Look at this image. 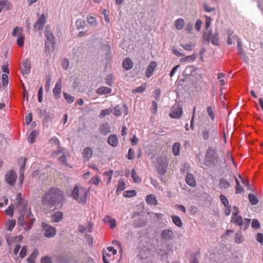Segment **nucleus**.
I'll list each match as a JSON object with an SVG mask.
<instances>
[{
	"label": "nucleus",
	"mask_w": 263,
	"mask_h": 263,
	"mask_svg": "<svg viewBox=\"0 0 263 263\" xmlns=\"http://www.w3.org/2000/svg\"><path fill=\"white\" fill-rule=\"evenodd\" d=\"M145 200L148 204L156 205L158 204V200L157 198L154 194H149L147 195Z\"/></svg>",
	"instance_id": "21"
},
{
	"label": "nucleus",
	"mask_w": 263,
	"mask_h": 263,
	"mask_svg": "<svg viewBox=\"0 0 263 263\" xmlns=\"http://www.w3.org/2000/svg\"><path fill=\"white\" fill-rule=\"evenodd\" d=\"M181 46L187 51H191L195 47L194 44H181Z\"/></svg>",
	"instance_id": "53"
},
{
	"label": "nucleus",
	"mask_w": 263,
	"mask_h": 263,
	"mask_svg": "<svg viewBox=\"0 0 263 263\" xmlns=\"http://www.w3.org/2000/svg\"><path fill=\"white\" fill-rule=\"evenodd\" d=\"M44 34L46 39L45 42V53L46 54H49L54 50L55 38L52 31L47 27L45 29Z\"/></svg>",
	"instance_id": "3"
},
{
	"label": "nucleus",
	"mask_w": 263,
	"mask_h": 263,
	"mask_svg": "<svg viewBox=\"0 0 263 263\" xmlns=\"http://www.w3.org/2000/svg\"><path fill=\"white\" fill-rule=\"evenodd\" d=\"M238 55L245 62H248V57L246 52L243 49L238 51Z\"/></svg>",
	"instance_id": "51"
},
{
	"label": "nucleus",
	"mask_w": 263,
	"mask_h": 263,
	"mask_svg": "<svg viewBox=\"0 0 263 263\" xmlns=\"http://www.w3.org/2000/svg\"><path fill=\"white\" fill-rule=\"evenodd\" d=\"M43 87L41 86L38 91V101L39 102H42L43 101Z\"/></svg>",
	"instance_id": "61"
},
{
	"label": "nucleus",
	"mask_w": 263,
	"mask_h": 263,
	"mask_svg": "<svg viewBox=\"0 0 263 263\" xmlns=\"http://www.w3.org/2000/svg\"><path fill=\"white\" fill-rule=\"evenodd\" d=\"M157 66V64L156 61H152L149 63L145 71V76L146 78H149L152 76Z\"/></svg>",
	"instance_id": "13"
},
{
	"label": "nucleus",
	"mask_w": 263,
	"mask_h": 263,
	"mask_svg": "<svg viewBox=\"0 0 263 263\" xmlns=\"http://www.w3.org/2000/svg\"><path fill=\"white\" fill-rule=\"evenodd\" d=\"M6 214L12 216L13 215V208L12 205H10L8 207V208L5 210Z\"/></svg>",
	"instance_id": "64"
},
{
	"label": "nucleus",
	"mask_w": 263,
	"mask_h": 263,
	"mask_svg": "<svg viewBox=\"0 0 263 263\" xmlns=\"http://www.w3.org/2000/svg\"><path fill=\"white\" fill-rule=\"evenodd\" d=\"M135 154L134 149L132 148H129L128 153L126 156V158L128 160H133L135 158Z\"/></svg>",
	"instance_id": "52"
},
{
	"label": "nucleus",
	"mask_w": 263,
	"mask_h": 263,
	"mask_svg": "<svg viewBox=\"0 0 263 263\" xmlns=\"http://www.w3.org/2000/svg\"><path fill=\"white\" fill-rule=\"evenodd\" d=\"M87 192L85 189H82L80 192L79 186L78 185L74 186L72 191L71 196L78 203L85 204L87 199Z\"/></svg>",
	"instance_id": "4"
},
{
	"label": "nucleus",
	"mask_w": 263,
	"mask_h": 263,
	"mask_svg": "<svg viewBox=\"0 0 263 263\" xmlns=\"http://www.w3.org/2000/svg\"><path fill=\"white\" fill-rule=\"evenodd\" d=\"M15 224L16 221L15 220L9 219L6 224L7 230L10 231H12L15 226Z\"/></svg>",
	"instance_id": "37"
},
{
	"label": "nucleus",
	"mask_w": 263,
	"mask_h": 263,
	"mask_svg": "<svg viewBox=\"0 0 263 263\" xmlns=\"http://www.w3.org/2000/svg\"><path fill=\"white\" fill-rule=\"evenodd\" d=\"M26 253H27V247L24 246L22 248V249L20 252V254H19L20 257L22 258H24L26 255Z\"/></svg>",
	"instance_id": "60"
},
{
	"label": "nucleus",
	"mask_w": 263,
	"mask_h": 263,
	"mask_svg": "<svg viewBox=\"0 0 263 263\" xmlns=\"http://www.w3.org/2000/svg\"><path fill=\"white\" fill-rule=\"evenodd\" d=\"M63 96L64 97L65 99L68 103L70 104L74 102V97L70 96L69 94L65 92H63Z\"/></svg>",
	"instance_id": "45"
},
{
	"label": "nucleus",
	"mask_w": 263,
	"mask_h": 263,
	"mask_svg": "<svg viewBox=\"0 0 263 263\" xmlns=\"http://www.w3.org/2000/svg\"><path fill=\"white\" fill-rule=\"evenodd\" d=\"M146 89V84L145 83L142 84L141 86L137 87L133 89V93H141L143 92Z\"/></svg>",
	"instance_id": "43"
},
{
	"label": "nucleus",
	"mask_w": 263,
	"mask_h": 263,
	"mask_svg": "<svg viewBox=\"0 0 263 263\" xmlns=\"http://www.w3.org/2000/svg\"><path fill=\"white\" fill-rule=\"evenodd\" d=\"M219 198L225 207H228L229 205V202L228 198L223 194H220L219 196Z\"/></svg>",
	"instance_id": "48"
},
{
	"label": "nucleus",
	"mask_w": 263,
	"mask_h": 263,
	"mask_svg": "<svg viewBox=\"0 0 263 263\" xmlns=\"http://www.w3.org/2000/svg\"><path fill=\"white\" fill-rule=\"evenodd\" d=\"M76 25L77 29H83L86 25V22L84 19L79 18L76 21Z\"/></svg>",
	"instance_id": "32"
},
{
	"label": "nucleus",
	"mask_w": 263,
	"mask_h": 263,
	"mask_svg": "<svg viewBox=\"0 0 263 263\" xmlns=\"http://www.w3.org/2000/svg\"><path fill=\"white\" fill-rule=\"evenodd\" d=\"M231 221L233 222L235 225L239 227H241L243 224L242 217L241 215L231 217Z\"/></svg>",
	"instance_id": "27"
},
{
	"label": "nucleus",
	"mask_w": 263,
	"mask_h": 263,
	"mask_svg": "<svg viewBox=\"0 0 263 263\" xmlns=\"http://www.w3.org/2000/svg\"><path fill=\"white\" fill-rule=\"evenodd\" d=\"M47 21V16L45 14L43 13L37 18L36 22L35 23L33 27L34 29L37 30H42L45 26Z\"/></svg>",
	"instance_id": "9"
},
{
	"label": "nucleus",
	"mask_w": 263,
	"mask_h": 263,
	"mask_svg": "<svg viewBox=\"0 0 263 263\" xmlns=\"http://www.w3.org/2000/svg\"><path fill=\"white\" fill-rule=\"evenodd\" d=\"M248 198L251 203L253 205H255L257 204L258 202V198L255 195H254L253 194H249L248 195Z\"/></svg>",
	"instance_id": "38"
},
{
	"label": "nucleus",
	"mask_w": 263,
	"mask_h": 263,
	"mask_svg": "<svg viewBox=\"0 0 263 263\" xmlns=\"http://www.w3.org/2000/svg\"><path fill=\"white\" fill-rule=\"evenodd\" d=\"M41 263H52V259L48 256H45L41 259Z\"/></svg>",
	"instance_id": "59"
},
{
	"label": "nucleus",
	"mask_w": 263,
	"mask_h": 263,
	"mask_svg": "<svg viewBox=\"0 0 263 263\" xmlns=\"http://www.w3.org/2000/svg\"><path fill=\"white\" fill-rule=\"evenodd\" d=\"M16 178V173L13 170H11L6 174L5 180L9 185L13 186L15 183Z\"/></svg>",
	"instance_id": "8"
},
{
	"label": "nucleus",
	"mask_w": 263,
	"mask_h": 263,
	"mask_svg": "<svg viewBox=\"0 0 263 263\" xmlns=\"http://www.w3.org/2000/svg\"><path fill=\"white\" fill-rule=\"evenodd\" d=\"M64 200L63 192L55 187L50 188L41 198L42 204L52 211L61 208Z\"/></svg>",
	"instance_id": "1"
},
{
	"label": "nucleus",
	"mask_w": 263,
	"mask_h": 263,
	"mask_svg": "<svg viewBox=\"0 0 263 263\" xmlns=\"http://www.w3.org/2000/svg\"><path fill=\"white\" fill-rule=\"evenodd\" d=\"M212 31L209 30L208 32H204L203 34V41L204 43H210L212 37Z\"/></svg>",
	"instance_id": "30"
},
{
	"label": "nucleus",
	"mask_w": 263,
	"mask_h": 263,
	"mask_svg": "<svg viewBox=\"0 0 263 263\" xmlns=\"http://www.w3.org/2000/svg\"><path fill=\"white\" fill-rule=\"evenodd\" d=\"M155 251L156 254L162 258H167V256L169 254L168 250H164L163 249L158 248L155 249Z\"/></svg>",
	"instance_id": "19"
},
{
	"label": "nucleus",
	"mask_w": 263,
	"mask_h": 263,
	"mask_svg": "<svg viewBox=\"0 0 263 263\" xmlns=\"http://www.w3.org/2000/svg\"><path fill=\"white\" fill-rule=\"evenodd\" d=\"M25 40V35L24 34H21L20 36H17L16 40V43L20 47L24 46Z\"/></svg>",
	"instance_id": "39"
},
{
	"label": "nucleus",
	"mask_w": 263,
	"mask_h": 263,
	"mask_svg": "<svg viewBox=\"0 0 263 263\" xmlns=\"http://www.w3.org/2000/svg\"><path fill=\"white\" fill-rule=\"evenodd\" d=\"M93 150L91 147L87 146L85 147L82 152V158L84 162L88 161L92 156Z\"/></svg>",
	"instance_id": "11"
},
{
	"label": "nucleus",
	"mask_w": 263,
	"mask_h": 263,
	"mask_svg": "<svg viewBox=\"0 0 263 263\" xmlns=\"http://www.w3.org/2000/svg\"><path fill=\"white\" fill-rule=\"evenodd\" d=\"M183 114L181 106L174 105L170 112V117L172 119H179Z\"/></svg>",
	"instance_id": "7"
},
{
	"label": "nucleus",
	"mask_w": 263,
	"mask_h": 263,
	"mask_svg": "<svg viewBox=\"0 0 263 263\" xmlns=\"http://www.w3.org/2000/svg\"><path fill=\"white\" fill-rule=\"evenodd\" d=\"M194 22L193 21L189 22L185 26V30L187 33L191 32L193 29Z\"/></svg>",
	"instance_id": "47"
},
{
	"label": "nucleus",
	"mask_w": 263,
	"mask_h": 263,
	"mask_svg": "<svg viewBox=\"0 0 263 263\" xmlns=\"http://www.w3.org/2000/svg\"><path fill=\"white\" fill-rule=\"evenodd\" d=\"M63 219V213L61 211H56L53 212L51 216V220L52 222L58 223Z\"/></svg>",
	"instance_id": "14"
},
{
	"label": "nucleus",
	"mask_w": 263,
	"mask_h": 263,
	"mask_svg": "<svg viewBox=\"0 0 263 263\" xmlns=\"http://www.w3.org/2000/svg\"><path fill=\"white\" fill-rule=\"evenodd\" d=\"M131 177L134 181L136 183H139L141 181V179L138 176L136 170L133 168L131 172Z\"/></svg>",
	"instance_id": "34"
},
{
	"label": "nucleus",
	"mask_w": 263,
	"mask_h": 263,
	"mask_svg": "<svg viewBox=\"0 0 263 263\" xmlns=\"http://www.w3.org/2000/svg\"><path fill=\"white\" fill-rule=\"evenodd\" d=\"M4 7L5 10H9L11 9L10 3L6 1H0V8Z\"/></svg>",
	"instance_id": "44"
},
{
	"label": "nucleus",
	"mask_w": 263,
	"mask_h": 263,
	"mask_svg": "<svg viewBox=\"0 0 263 263\" xmlns=\"http://www.w3.org/2000/svg\"><path fill=\"white\" fill-rule=\"evenodd\" d=\"M160 235L161 238L165 241L172 240L174 236V234L173 231L168 229L162 230Z\"/></svg>",
	"instance_id": "10"
},
{
	"label": "nucleus",
	"mask_w": 263,
	"mask_h": 263,
	"mask_svg": "<svg viewBox=\"0 0 263 263\" xmlns=\"http://www.w3.org/2000/svg\"><path fill=\"white\" fill-rule=\"evenodd\" d=\"M105 84L109 86H111L113 84V75L112 73H109L107 75L105 79Z\"/></svg>",
	"instance_id": "40"
},
{
	"label": "nucleus",
	"mask_w": 263,
	"mask_h": 263,
	"mask_svg": "<svg viewBox=\"0 0 263 263\" xmlns=\"http://www.w3.org/2000/svg\"><path fill=\"white\" fill-rule=\"evenodd\" d=\"M219 186L221 190H226L230 186V183L226 179L221 178L219 180Z\"/></svg>",
	"instance_id": "29"
},
{
	"label": "nucleus",
	"mask_w": 263,
	"mask_h": 263,
	"mask_svg": "<svg viewBox=\"0 0 263 263\" xmlns=\"http://www.w3.org/2000/svg\"><path fill=\"white\" fill-rule=\"evenodd\" d=\"M87 21L88 23L92 26H95L97 25L96 20L93 16H90L87 17Z\"/></svg>",
	"instance_id": "55"
},
{
	"label": "nucleus",
	"mask_w": 263,
	"mask_h": 263,
	"mask_svg": "<svg viewBox=\"0 0 263 263\" xmlns=\"http://www.w3.org/2000/svg\"><path fill=\"white\" fill-rule=\"evenodd\" d=\"M20 214L26 215L28 211L27 202L25 201L17 205Z\"/></svg>",
	"instance_id": "26"
},
{
	"label": "nucleus",
	"mask_w": 263,
	"mask_h": 263,
	"mask_svg": "<svg viewBox=\"0 0 263 263\" xmlns=\"http://www.w3.org/2000/svg\"><path fill=\"white\" fill-rule=\"evenodd\" d=\"M185 181L187 184L191 187H195L196 185V180L194 177L191 173H187L185 177Z\"/></svg>",
	"instance_id": "17"
},
{
	"label": "nucleus",
	"mask_w": 263,
	"mask_h": 263,
	"mask_svg": "<svg viewBox=\"0 0 263 263\" xmlns=\"http://www.w3.org/2000/svg\"><path fill=\"white\" fill-rule=\"evenodd\" d=\"M102 48L106 51V56H112V53L111 51V45L110 44L107 43L103 45Z\"/></svg>",
	"instance_id": "36"
},
{
	"label": "nucleus",
	"mask_w": 263,
	"mask_h": 263,
	"mask_svg": "<svg viewBox=\"0 0 263 263\" xmlns=\"http://www.w3.org/2000/svg\"><path fill=\"white\" fill-rule=\"evenodd\" d=\"M207 112L209 116L211 117L212 120H213L215 119V115L213 108L211 106L207 107Z\"/></svg>",
	"instance_id": "57"
},
{
	"label": "nucleus",
	"mask_w": 263,
	"mask_h": 263,
	"mask_svg": "<svg viewBox=\"0 0 263 263\" xmlns=\"http://www.w3.org/2000/svg\"><path fill=\"white\" fill-rule=\"evenodd\" d=\"M21 34H24L23 28L18 26L14 27L12 32V35L14 37H17Z\"/></svg>",
	"instance_id": "31"
},
{
	"label": "nucleus",
	"mask_w": 263,
	"mask_h": 263,
	"mask_svg": "<svg viewBox=\"0 0 263 263\" xmlns=\"http://www.w3.org/2000/svg\"><path fill=\"white\" fill-rule=\"evenodd\" d=\"M172 221L174 224L179 228H181L183 226L182 220L180 217L177 215H173L171 216Z\"/></svg>",
	"instance_id": "28"
},
{
	"label": "nucleus",
	"mask_w": 263,
	"mask_h": 263,
	"mask_svg": "<svg viewBox=\"0 0 263 263\" xmlns=\"http://www.w3.org/2000/svg\"><path fill=\"white\" fill-rule=\"evenodd\" d=\"M219 36L217 28H216L214 34L212 35L211 39V43L215 46H219Z\"/></svg>",
	"instance_id": "23"
},
{
	"label": "nucleus",
	"mask_w": 263,
	"mask_h": 263,
	"mask_svg": "<svg viewBox=\"0 0 263 263\" xmlns=\"http://www.w3.org/2000/svg\"><path fill=\"white\" fill-rule=\"evenodd\" d=\"M2 80L3 82V85L4 87L7 86L8 84L9 79L8 76L6 73H3L2 75Z\"/></svg>",
	"instance_id": "54"
},
{
	"label": "nucleus",
	"mask_w": 263,
	"mask_h": 263,
	"mask_svg": "<svg viewBox=\"0 0 263 263\" xmlns=\"http://www.w3.org/2000/svg\"><path fill=\"white\" fill-rule=\"evenodd\" d=\"M112 111V110L110 107L105 109H102L100 112V117L101 118H103L106 116L109 115Z\"/></svg>",
	"instance_id": "42"
},
{
	"label": "nucleus",
	"mask_w": 263,
	"mask_h": 263,
	"mask_svg": "<svg viewBox=\"0 0 263 263\" xmlns=\"http://www.w3.org/2000/svg\"><path fill=\"white\" fill-rule=\"evenodd\" d=\"M38 132L36 130H32L31 133L29 134L28 136V141L29 142L32 144L34 142L35 138H36Z\"/></svg>",
	"instance_id": "35"
},
{
	"label": "nucleus",
	"mask_w": 263,
	"mask_h": 263,
	"mask_svg": "<svg viewBox=\"0 0 263 263\" xmlns=\"http://www.w3.org/2000/svg\"><path fill=\"white\" fill-rule=\"evenodd\" d=\"M125 183L124 181L121 180L119 181L118 183V186L116 190V192H121L123 191L125 189Z\"/></svg>",
	"instance_id": "49"
},
{
	"label": "nucleus",
	"mask_w": 263,
	"mask_h": 263,
	"mask_svg": "<svg viewBox=\"0 0 263 263\" xmlns=\"http://www.w3.org/2000/svg\"><path fill=\"white\" fill-rule=\"evenodd\" d=\"M39 251L37 249H34L29 256L27 258V263H35L34 260L37 257Z\"/></svg>",
	"instance_id": "24"
},
{
	"label": "nucleus",
	"mask_w": 263,
	"mask_h": 263,
	"mask_svg": "<svg viewBox=\"0 0 263 263\" xmlns=\"http://www.w3.org/2000/svg\"><path fill=\"white\" fill-rule=\"evenodd\" d=\"M180 144L178 142L175 143L172 147V152L173 154L177 156L180 154Z\"/></svg>",
	"instance_id": "33"
},
{
	"label": "nucleus",
	"mask_w": 263,
	"mask_h": 263,
	"mask_svg": "<svg viewBox=\"0 0 263 263\" xmlns=\"http://www.w3.org/2000/svg\"><path fill=\"white\" fill-rule=\"evenodd\" d=\"M156 168L158 175L162 176L164 175L167 171L168 162L166 158L159 157L156 159Z\"/></svg>",
	"instance_id": "5"
},
{
	"label": "nucleus",
	"mask_w": 263,
	"mask_h": 263,
	"mask_svg": "<svg viewBox=\"0 0 263 263\" xmlns=\"http://www.w3.org/2000/svg\"><path fill=\"white\" fill-rule=\"evenodd\" d=\"M219 157L216 148L209 146L205 153L204 164L209 167H215L219 163Z\"/></svg>",
	"instance_id": "2"
},
{
	"label": "nucleus",
	"mask_w": 263,
	"mask_h": 263,
	"mask_svg": "<svg viewBox=\"0 0 263 263\" xmlns=\"http://www.w3.org/2000/svg\"><path fill=\"white\" fill-rule=\"evenodd\" d=\"M62 79H59L53 88V95L55 99H59L60 98V94L62 91Z\"/></svg>",
	"instance_id": "12"
},
{
	"label": "nucleus",
	"mask_w": 263,
	"mask_h": 263,
	"mask_svg": "<svg viewBox=\"0 0 263 263\" xmlns=\"http://www.w3.org/2000/svg\"><path fill=\"white\" fill-rule=\"evenodd\" d=\"M107 143L112 147L117 146L119 144V140L117 135H110L107 138Z\"/></svg>",
	"instance_id": "15"
},
{
	"label": "nucleus",
	"mask_w": 263,
	"mask_h": 263,
	"mask_svg": "<svg viewBox=\"0 0 263 263\" xmlns=\"http://www.w3.org/2000/svg\"><path fill=\"white\" fill-rule=\"evenodd\" d=\"M174 25L177 30H180L184 28L185 22L183 18H179L175 20Z\"/></svg>",
	"instance_id": "25"
},
{
	"label": "nucleus",
	"mask_w": 263,
	"mask_h": 263,
	"mask_svg": "<svg viewBox=\"0 0 263 263\" xmlns=\"http://www.w3.org/2000/svg\"><path fill=\"white\" fill-rule=\"evenodd\" d=\"M112 91V89L106 86L100 87L96 90V93L99 95H107Z\"/></svg>",
	"instance_id": "20"
},
{
	"label": "nucleus",
	"mask_w": 263,
	"mask_h": 263,
	"mask_svg": "<svg viewBox=\"0 0 263 263\" xmlns=\"http://www.w3.org/2000/svg\"><path fill=\"white\" fill-rule=\"evenodd\" d=\"M133 65V62L129 58H125L122 62V67L125 70H130Z\"/></svg>",
	"instance_id": "16"
},
{
	"label": "nucleus",
	"mask_w": 263,
	"mask_h": 263,
	"mask_svg": "<svg viewBox=\"0 0 263 263\" xmlns=\"http://www.w3.org/2000/svg\"><path fill=\"white\" fill-rule=\"evenodd\" d=\"M235 181L236 183V194H241L243 191V187L240 185V183L238 179L235 177Z\"/></svg>",
	"instance_id": "46"
},
{
	"label": "nucleus",
	"mask_w": 263,
	"mask_h": 263,
	"mask_svg": "<svg viewBox=\"0 0 263 263\" xmlns=\"http://www.w3.org/2000/svg\"><path fill=\"white\" fill-rule=\"evenodd\" d=\"M62 66L64 69L66 70L69 66V61L67 59H64L62 62Z\"/></svg>",
	"instance_id": "63"
},
{
	"label": "nucleus",
	"mask_w": 263,
	"mask_h": 263,
	"mask_svg": "<svg viewBox=\"0 0 263 263\" xmlns=\"http://www.w3.org/2000/svg\"><path fill=\"white\" fill-rule=\"evenodd\" d=\"M25 215L20 214L18 218V224L22 227L26 224V222L25 220Z\"/></svg>",
	"instance_id": "50"
},
{
	"label": "nucleus",
	"mask_w": 263,
	"mask_h": 263,
	"mask_svg": "<svg viewBox=\"0 0 263 263\" xmlns=\"http://www.w3.org/2000/svg\"><path fill=\"white\" fill-rule=\"evenodd\" d=\"M23 68L22 69V72L23 74H28L30 72L31 69V63L28 59L25 60L23 63Z\"/></svg>",
	"instance_id": "18"
},
{
	"label": "nucleus",
	"mask_w": 263,
	"mask_h": 263,
	"mask_svg": "<svg viewBox=\"0 0 263 263\" xmlns=\"http://www.w3.org/2000/svg\"><path fill=\"white\" fill-rule=\"evenodd\" d=\"M114 114L116 116H120L121 115V109L119 105L115 107Z\"/></svg>",
	"instance_id": "62"
},
{
	"label": "nucleus",
	"mask_w": 263,
	"mask_h": 263,
	"mask_svg": "<svg viewBox=\"0 0 263 263\" xmlns=\"http://www.w3.org/2000/svg\"><path fill=\"white\" fill-rule=\"evenodd\" d=\"M110 126L107 122L101 124L99 128L101 133L104 135H107L110 132Z\"/></svg>",
	"instance_id": "22"
},
{
	"label": "nucleus",
	"mask_w": 263,
	"mask_h": 263,
	"mask_svg": "<svg viewBox=\"0 0 263 263\" xmlns=\"http://www.w3.org/2000/svg\"><path fill=\"white\" fill-rule=\"evenodd\" d=\"M41 227L42 231L44 232V235L45 237L52 238L56 235L57 230L55 227L50 226L45 222H42Z\"/></svg>",
	"instance_id": "6"
},
{
	"label": "nucleus",
	"mask_w": 263,
	"mask_h": 263,
	"mask_svg": "<svg viewBox=\"0 0 263 263\" xmlns=\"http://www.w3.org/2000/svg\"><path fill=\"white\" fill-rule=\"evenodd\" d=\"M251 226L253 229H257L260 227V224L257 219H254L252 220Z\"/></svg>",
	"instance_id": "56"
},
{
	"label": "nucleus",
	"mask_w": 263,
	"mask_h": 263,
	"mask_svg": "<svg viewBox=\"0 0 263 263\" xmlns=\"http://www.w3.org/2000/svg\"><path fill=\"white\" fill-rule=\"evenodd\" d=\"M136 195L135 190L126 191L123 193V196L127 198H132Z\"/></svg>",
	"instance_id": "41"
},
{
	"label": "nucleus",
	"mask_w": 263,
	"mask_h": 263,
	"mask_svg": "<svg viewBox=\"0 0 263 263\" xmlns=\"http://www.w3.org/2000/svg\"><path fill=\"white\" fill-rule=\"evenodd\" d=\"M100 179L99 177L98 176H95L94 177L92 178L90 180V183L93 184L94 185H97L100 183Z\"/></svg>",
	"instance_id": "58"
}]
</instances>
